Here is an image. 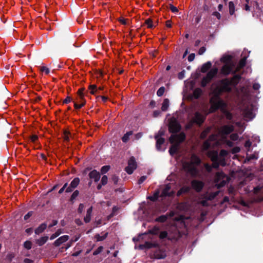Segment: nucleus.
<instances>
[{
    "label": "nucleus",
    "instance_id": "f3484780",
    "mask_svg": "<svg viewBox=\"0 0 263 263\" xmlns=\"http://www.w3.org/2000/svg\"><path fill=\"white\" fill-rule=\"evenodd\" d=\"M90 179H93L94 181L97 182L100 179V174L96 170L91 171L88 175Z\"/></svg>",
    "mask_w": 263,
    "mask_h": 263
},
{
    "label": "nucleus",
    "instance_id": "c9c22d12",
    "mask_svg": "<svg viewBox=\"0 0 263 263\" xmlns=\"http://www.w3.org/2000/svg\"><path fill=\"white\" fill-rule=\"evenodd\" d=\"M23 246L25 249L30 250L32 247V242L30 241L26 240L24 242Z\"/></svg>",
    "mask_w": 263,
    "mask_h": 263
},
{
    "label": "nucleus",
    "instance_id": "8fccbe9b",
    "mask_svg": "<svg viewBox=\"0 0 263 263\" xmlns=\"http://www.w3.org/2000/svg\"><path fill=\"white\" fill-rule=\"evenodd\" d=\"M103 247L102 246L99 247L97 248V249H96L93 252V255L95 256L97 255L98 254H100L103 251Z\"/></svg>",
    "mask_w": 263,
    "mask_h": 263
},
{
    "label": "nucleus",
    "instance_id": "603ef678",
    "mask_svg": "<svg viewBox=\"0 0 263 263\" xmlns=\"http://www.w3.org/2000/svg\"><path fill=\"white\" fill-rule=\"evenodd\" d=\"M159 232V229L158 228L155 227L153 230L151 231L149 230V234L157 235L158 234Z\"/></svg>",
    "mask_w": 263,
    "mask_h": 263
},
{
    "label": "nucleus",
    "instance_id": "5701e85b",
    "mask_svg": "<svg viewBox=\"0 0 263 263\" xmlns=\"http://www.w3.org/2000/svg\"><path fill=\"white\" fill-rule=\"evenodd\" d=\"M179 149V145L177 144L174 143L169 149V153L171 155L173 156L178 152Z\"/></svg>",
    "mask_w": 263,
    "mask_h": 263
},
{
    "label": "nucleus",
    "instance_id": "7c9ffc66",
    "mask_svg": "<svg viewBox=\"0 0 263 263\" xmlns=\"http://www.w3.org/2000/svg\"><path fill=\"white\" fill-rule=\"evenodd\" d=\"M108 234V233L107 232L105 233L102 236H100L99 234H97L95 236V238L96 239L97 241H103L106 238Z\"/></svg>",
    "mask_w": 263,
    "mask_h": 263
},
{
    "label": "nucleus",
    "instance_id": "1a4fd4ad",
    "mask_svg": "<svg viewBox=\"0 0 263 263\" xmlns=\"http://www.w3.org/2000/svg\"><path fill=\"white\" fill-rule=\"evenodd\" d=\"M168 129L170 133L175 134L180 131L181 126L175 119H172L169 123Z\"/></svg>",
    "mask_w": 263,
    "mask_h": 263
},
{
    "label": "nucleus",
    "instance_id": "a19ab883",
    "mask_svg": "<svg viewBox=\"0 0 263 263\" xmlns=\"http://www.w3.org/2000/svg\"><path fill=\"white\" fill-rule=\"evenodd\" d=\"M85 103H86L85 101H84L82 103H81L79 104L74 102V107L77 109H80L85 105Z\"/></svg>",
    "mask_w": 263,
    "mask_h": 263
},
{
    "label": "nucleus",
    "instance_id": "4d7b16f0",
    "mask_svg": "<svg viewBox=\"0 0 263 263\" xmlns=\"http://www.w3.org/2000/svg\"><path fill=\"white\" fill-rule=\"evenodd\" d=\"M212 168H218L220 165L218 162V160L212 161Z\"/></svg>",
    "mask_w": 263,
    "mask_h": 263
},
{
    "label": "nucleus",
    "instance_id": "393cba45",
    "mask_svg": "<svg viewBox=\"0 0 263 263\" xmlns=\"http://www.w3.org/2000/svg\"><path fill=\"white\" fill-rule=\"evenodd\" d=\"M190 162L193 165H199L201 163V160L195 154H193L191 157Z\"/></svg>",
    "mask_w": 263,
    "mask_h": 263
},
{
    "label": "nucleus",
    "instance_id": "9b49d317",
    "mask_svg": "<svg viewBox=\"0 0 263 263\" xmlns=\"http://www.w3.org/2000/svg\"><path fill=\"white\" fill-rule=\"evenodd\" d=\"M249 54L250 51L244 49L240 55V59L237 66H245L247 64V59L249 57Z\"/></svg>",
    "mask_w": 263,
    "mask_h": 263
},
{
    "label": "nucleus",
    "instance_id": "49530a36",
    "mask_svg": "<svg viewBox=\"0 0 263 263\" xmlns=\"http://www.w3.org/2000/svg\"><path fill=\"white\" fill-rule=\"evenodd\" d=\"M64 136L63 138L65 141H68L69 140V135L70 134V133L67 130H65L64 132Z\"/></svg>",
    "mask_w": 263,
    "mask_h": 263
},
{
    "label": "nucleus",
    "instance_id": "4be33fe9",
    "mask_svg": "<svg viewBox=\"0 0 263 263\" xmlns=\"http://www.w3.org/2000/svg\"><path fill=\"white\" fill-rule=\"evenodd\" d=\"M92 212V207H90L87 210L86 215L84 217V220L85 223H88L91 220V216Z\"/></svg>",
    "mask_w": 263,
    "mask_h": 263
},
{
    "label": "nucleus",
    "instance_id": "6e6552de",
    "mask_svg": "<svg viewBox=\"0 0 263 263\" xmlns=\"http://www.w3.org/2000/svg\"><path fill=\"white\" fill-rule=\"evenodd\" d=\"M137 168V163L134 157H131L128 161V166L125 167V171L127 174H132Z\"/></svg>",
    "mask_w": 263,
    "mask_h": 263
},
{
    "label": "nucleus",
    "instance_id": "13d9d810",
    "mask_svg": "<svg viewBox=\"0 0 263 263\" xmlns=\"http://www.w3.org/2000/svg\"><path fill=\"white\" fill-rule=\"evenodd\" d=\"M204 166V167L207 172L210 173L212 171V165H209L208 163H205Z\"/></svg>",
    "mask_w": 263,
    "mask_h": 263
},
{
    "label": "nucleus",
    "instance_id": "58836bf2",
    "mask_svg": "<svg viewBox=\"0 0 263 263\" xmlns=\"http://www.w3.org/2000/svg\"><path fill=\"white\" fill-rule=\"evenodd\" d=\"M79 194V192L78 190L74 191L70 197V201L72 202L78 196Z\"/></svg>",
    "mask_w": 263,
    "mask_h": 263
},
{
    "label": "nucleus",
    "instance_id": "4c0bfd02",
    "mask_svg": "<svg viewBox=\"0 0 263 263\" xmlns=\"http://www.w3.org/2000/svg\"><path fill=\"white\" fill-rule=\"evenodd\" d=\"M110 166L109 165H104L101 168V173L104 174L106 173L110 169Z\"/></svg>",
    "mask_w": 263,
    "mask_h": 263
},
{
    "label": "nucleus",
    "instance_id": "338daca9",
    "mask_svg": "<svg viewBox=\"0 0 263 263\" xmlns=\"http://www.w3.org/2000/svg\"><path fill=\"white\" fill-rule=\"evenodd\" d=\"M206 51V48L205 47H201L198 51V54L202 55Z\"/></svg>",
    "mask_w": 263,
    "mask_h": 263
},
{
    "label": "nucleus",
    "instance_id": "6e6d98bb",
    "mask_svg": "<svg viewBox=\"0 0 263 263\" xmlns=\"http://www.w3.org/2000/svg\"><path fill=\"white\" fill-rule=\"evenodd\" d=\"M167 236V233L166 231H162L159 234V238L160 239L165 238Z\"/></svg>",
    "mask_w": 263,
    "mask_h": 263
},
{
    "label": "nucleus",
    "instance_id": "c756f323",
    "mask_svg": "<svg viewBox=\"0 0 263 263\" xmlns=\"http://www.w3.org/2000/svg\"><path fill=\"white\" fill-rule=\"evenodd\" d=\"M133 131L127 132L122 138V140L124 143H126L129 139V136L133 134Z\"/></svg>",
    "mask_w": 263,
    "mask_h": 263
},
{
    "label": "nucleus",
    "instance_id": "09e8293b",
    "mask_svg": "<svg viewBox=\"0 0 263 263\" xmlns=\"http://www.w3.org/2000/svg\"><path fill=\"white\" fill-rule=\"evenodd\" d=\"M217 138V136L215 134L211 135L209 136V138L208 139V140L211 142L212 141H216Z\"/></svg>",
    "mask_w": 263,
    "mask_h": 263
},
{
    "label": "nucleus",
    "instance_id": "72a5a7b5",
    "mask_svg": "<svg viewBox=\"0 0 263 263\" xmlns=\"http://www.w3.org/2000/svg\"><path fill=\"white\" fill-rule=\"evenodd\" d=\"M229 13L231 15H233L235 12V6L233 2L229 3Z\"/></svg>",
    "mask_w": 263,
    "mask_h": 263
},
{
    "label": "nucleus",
    "instance_id": "4468645a",
    "mask_svg": "<svg viewBox=\"0 0 263 263\" xmlns=\"http://www.w3.org/2000/svg\"><path fill=\"white\" fill-rule=\"evenodd\" d=\"M219 192L217 191L215 192H206L205 193L202 194L201 196V199H205L208 200V201L212 200L214 199L218 194Z\"/></svg>",
    "mask_w": 263,
    "mask_h": 263
},
{
    "label": "nucleus",
    "instance_id": "423d86ee",
    "mask_svg": "<svg viewBox=\"0 0 263 263\" xmlns=\"http://www.w3.org/2000/svg\"><path fill=\"white\" fill-rule=\"evenodd\" d=\"M185 134L182 132L179 134H174L171 136L170 138V142L171 143L179 144L183 142L185 139Z\"/></svg>",
    "mask_w": 263,
    "mask_h": 263
},
{
    "label": "nucleus",
    "instance_id": "e433bc0d",
    "mask_svg": "<svg viewBox=\"0 0 263 263\" xmlns=\"http://www.w3.org/2000/svg\"><path fill=\"white\" fill-rule=\"evenodd\" d=\"M211 146V143L206 140L202 144V149L203 151L207 150Z\"/></svg>",
    "mask_w": 263,
    "mask_h": 263
},
{
    "label": "nucleus",
    "instance_id": "0eeeda50",
    "mask_svg": "<svg viewBox=\"0 0 263 263\" xmlns=\"http://www.w3.org/2000/svg\"><path fill=\"white\" fill-rule=\"evenodd\" d=\"M205 119V117L203 115L198 112H196L195 114L194 118L189 123V126H192L193 123L200 125L204 122Z\"/></svg>",
    "mask_w": 263,
    "mask_h": 263
},
{
    "label": "nucleus",
    "instance_id": "bf43d9fd",
    "mask_svg": "<svg viewBox=\"0 0 263 263\" xmlns=\"http://www.w3.org/2000/svg\"><path fill=\"white\" fill-rule=\"evenodd\" d=\"M230 138L232 140L236 141L238 139V135L236 133L232 134L230 135Z\"/></svg>",
    "mask_w": 263,
    "mask_h": 263
},
{
    "label": "nucleus",
    "instance_id": "a211bd4d",
    "mask_svg": "<svg viewBox=\"0 0 263 263\" xmlns=\"http://www.w3.org/2000/svg\"><path fill=\"white\" fill-rule=\"evenodd\" d=\"M69 239V236L68 235H63L59 237L54 242V245L55 247H59L63 243L67 241Z\"/></svg>",
    "mask_w": 263,
    "mask_h": 263
},
{
    "label": "nucleus",
    "instance_id": "c03bdc74",
    "mask_svg": "<svg viewBox=\"0 0 263 263\" xmlns=\"http://www.w3.org/2000/svg\"><path fill=\"white\" fill-rule=\"evenodd\" d=\"M85 89L84 88H80L78 90V97H79V98L82 100H83V96H84V94H83V91H84Z\"/></svg>",
    "mask_w": 263,
    "mask_h": 263
},
{
    "label": "nucleus",
    "instance_id": "e2e57ef3",
    "mask_svg": "<svg viewBox=\"0 0 263 263\" xmlns=\"http://www.w3.org/2000/svg\"><path fill=\"white\" fill-rule=\"evenodd\" d=\"M32 214H33V212H32V211H30V212H28L24 217V220H27L28 218H29L32 215Z\"/></svg>",
    "mask_w": 263,
    "mask_h": 263
},
{
    "label": "nucleus",
    "instance_id": "ea45409f",
    "mask_svg": "<svg viewBox=\"0 0 263 263\" xmlns=\"http://www.w3.org/2000/svg\"><path fill=\"white\" fill-rule=\"evenodd\" d=\"M167 219V217L165 215H162L159 217H158L156 220L158 222H165Z\"/></svg>",
    "mask_w": 263,
    "mask_h": 263
},
{
    "label": "nucleus",
    "instance_id": "6ab92c4d",
    "mask_svg": "<svg viewBox=\"0 0 263 263\" xmlns=\"http://www.w3.org/2000/svg\"><path fill=\"white\" fill-rule=\"evenodd\" d=\"M207 156L210 158L212 161L218 160V153L216 151H209L207 153Z\"/></svg>",
    "mask_w": 263,
    "mask_h": 263
},
{
    "label": "nucleus",
    "instance_id": "680f3d73",
    "mask_svg": "<svg viewBox=\"0 0 263 263\" xmlns=\"http://www.w3.org/2000/svg\"><path fill=\"white\" fill-rule=\"evenodd\" d=\"M84 208V204L83 203H80L78 209V212L80 214H81L83 211Z\"/></svg>",
    "mask_w": 263,
    "mask_h": 263
},
{
    "label": "nucleus",
    "instance_id": "3c124183",
    "mask_svg": "<svg viewBox=\"0 0 263 263\" xmlns=\"http://www.w3.org/2000/svg\"><path fill=\"white\" fill-rule=\"evenodd\" d=\"M200 199H201V198ZM208 201V200L205 199H202V200L199 201V203L203 206H208L209 205Z\"/></svg>",
    "mask_w": 263,
    "mask_h": 263
},
{
    "label": "nucleus",
    "instance_id": "052dcab7",
    "mask_svg": "<svg viewBox=\"0 0 263 263\" xmlns=\"http://www.w3.org/2000/svg\"><path fill=\"white\" fill-rule=\"evenodd\" d=\"M228 154V151H227L226 150H224V149H221L219 155L220 157H223L227 156Z\"/></svg>",
    "mask_w": 263,
    "mask_h": 263
},
{
    "label": "nucleus",
    "instance_id": "37998d69",
    "mask_svg": "<svg viewBox=\"0 0 263 263\" xmlns=\"http://www.w3.org/2000/svg\"><path fill=\"white\" fill-rule=\"evenodd\" d=\"M119 179V177L116 175H112L111 176V180L115 184H117Z\"/></svg>",
    "mask_w": 263,
    "mask_h": 263
},
{
    "label": "nucleus",
    "instance_id": "ddd939ff",
    "mask_svg": "<svg viewBox=\"0 0 263 263\" xmlns=\"http://www.w3.org/2000/svg\"><path fill=\"white\" fill-rule=\"evenodd\" d=\"M80 183V179L78 177L74 178L71 182L70 185L66 189V193H70L76 188Z\"/></svg>",
    "mask_w": 263,
    "mask_h": 263
},
{
    "label": "nucleus",
    "instance_id": "473e14b6",
    "mask_svg": "<svg viewBox=\"0 0 263 263\" xmlns=\"http://www.w3.org/2000/svg\"><path fill=\"white\" fill-rule=\"evenodd\" d=\"M135 248L139 250H143L148 248V240H145L143 244H140L138 246L136 245Z\"/></svg>",
    "mask_w": 263,
    "mask_h": 263
},
{
    "label": "nucleus",
    "instance_id": "b1692460",
    "mask_svg": "<svg viewBox=\"0 0 263 263\" xmlns=\"http://www.w3.org/2000/svg\"><path fill=\"white\" fill-rule=\"evenodd\" d=\"M191 188L190 186H184L182 187L177 193V196H180L182 194H186L188 193Z\"/></svg>",
    "mask_w": 263,
    "mask_h": 263
},
{
    "label": "nucleus",
    "instance_id": "79ce46f5",
    "mask_svg": "<svg viewBox=\"0 0 263 263\" xmlns=\"http://www.w3.org/2000/svg\"><path fill=\"white\" fill-rule=\"evenodd\" d=\"M39 70L41 72H45L46 74L50 72V70L47 67H40Z\"/></svg>",
    "mask_w": 263,
    "mask_h": 263
},
{
    "label": "nucleus",
    "instance_id": "c85d7f7f",
    "mask_svg": "<svg viewBox=\"0 0 263 263\" xmlns=\"http://www.w3.org/2000/svg\"><path fill=\"white\" fill-rule=\"evenodd\" d=\"M169 106V100L168 99H165L161 106V110L163 111H166Z\"/></svg>",
    "mask_w": 263,
    "mask_h": 263
},
{
    "label": "nucleus",
    "instance_id": "f704fd0d",
    "mask_svg": "<svg viewBox=\"0 0 263 263\" xmlns=\"http://www.w3.org/2000/svg\"><path fill=\"white\" fill-rule=\"evenodd\" d=\"M210 130V128L208 127L204 129L200 134V138L201 139H204L207 136L208 134L209 133Z\"/></svg>",
    "mask_w": 263,
    "mask_h": 263
},
{
    "label": "nucleus",
    "instance_id": "5fc2aeb1",
    "mask_svg": "<svg viewBox=\"0 0 263 263\" xmlns=\"http://www.w3.org/2000/svg\"><path fill=\"white\" fill-rule=\"evenodd\" d=\"M95 73L97 74V75H99V76L100 77L103 78L105 72L101 70L96 69L95 70Z\"/></svg>",
    "mask_w": 263,
    "mask_h": 263
},
{
    "label": "nucleus",
    "instance_id": "2eb2a0df",
    "mask_svg": "<svg viewBox=\"0 0 263 263\" xmlns=\"http://www.w3.org/2000/svg\"><path fill=\"white\" fill-rule=\"evenodd\" d=\"M148 235V230H146L144 233H141L138 235L137 237H135L133 238V241L136 243L137 242H142L147 240L146 237Z\"/></svg>",
    "mask_w": 263,
    "mask_h": 263
},
{
    "label": "nucleus",
    "instance_id": "864d4df0",
    "mask_svg": "<svg viewBox=\"0 0 263 263\" xmlns=\"http://www.w3.org/2000/svg\"><path fill=\"white\" fill-rule=\"evenodd\" d=\"M143 213L144 214V216L147 217L148 216V212L146 211V209H143L141 207L139 209V214H141Z\"/></svg>",
    "mask_w": 263,
    "mask_h": 263
},
{
    "label": "nucleus",
    "instance_id": "aec40b11",
    "mask_svg": "<svg viewBox=\"0 0 263 263\" xmlns=\"http://www.w3.org/2000/svg\"><path fill=\"white\" fill-rule=\"evenodd\" d=\"M47 228V224L43 223L40 224L37 228L35 229L34 232L35 234L39 235L42 233Z\"/></svg>",
    "mask_w": 263,
    "mask_h": 263
},
{
    "label": "nucleus",
    "instance_id": "774afa93",
    "mask_svg": "<svg viewBox=\"0 0 263 263\" xmlns=\"http://www.w3.org/2000/svg\"><path fill=\"white\" fill-rule=\"evenodd\" d=\"M195 57V54L191 53L189 55V57L187 58V60L189 62H192L194 60Z\"/></svg>",
    "mask_w": 263,
    "mask_h": 263
},
{
    "label": "nucleus",
    "instance_id": "de8ad7c7",
    "mask_svg": "<svg viewBox=\"0 0 263 263\" xmlns=\"http://www.w3.org/2000/svg\"><path fill=\"white\" fill-rule=\"evenodd\" d=\"M165 91V88L164 87H161L157 91V94L158 96H162Z\"/></svg>",
    "mask_w": 263,
    "mask_h": 263
},
{
    "label": "nucleus",
    "instance_id": "39448f33",
    "mask_svg": "<svg viewBox=\"0 0 263 263\" xmlns=\"http://www.w3.org/2000/svg\"><path fill=\"white\" fill-rule=\"evenodd\" d=\"M184 170L191 176H196L198 171L197 168L190 162H185L183 164Z\"/></svg>",
    "mask_w": 263,
    "mask_h": 263
},
{
    "label": "nucleus",
    "instance_id": "9d476101",
    "mask_svg": "<svg viewBox=\"0 0 263 263\" xmlns=\"http://www.w3.org/2000/svg\"><path fill=\"white\" fill-rule=\"evenodd\" d=\"M191 185L193 189L197 192H200L202 190L204 184L201 181L193 180L191 181Z\"/></svg>",
    "mask_w": 263,
    "mask_h": 263
},
{
    "label": "nucleus",
    "instance_id": "412c9836",
    "mask_svg": "<svg viewBox=\"0 0 263 263\" xmlns=\"http://www.w3.org/2000/svg\"><path fill=\"white\" fill-rule=\"evenodd\" d=\"M244 117L251 120L253 118L254 115L252 111L248 108L245 109L243 112Z\"/></svg>",
    "mask_w": 263,
    "mask_h": 263
},
{
    "label": "nucleus",
    "instance_id": "f257e3e1",
    "mask_svg": "<svg viewBox=\"0 0 263 263\" xmlns=\"http://www.w3.org/2000/svg\"><path fill=\"white\" fill-rule=\"evenodd\" d=\"M232 83V80L228 79H223L219 82L218 86L212 90V96L210 100L211 104L210 112H215L219 108L224 107L225 104L219 97L223 92H228L231 90Z\"/></svg>",
    "mask_w": 263,
    "mask_h": 263
},
{
    "label": "nucleus",
    "instance_id": "cd10ccee",
    "mask_svg": "<svg viewBox=\"0 0 263 263\" xmlns=\"http://www.w3.org/2000/svg\"><path fill=\"white\" fill-rule=\"evenodd\" d=\"M156 139L157 140L156 146L157 148L160 150L161 149V146L163 144L165 141L164 138L156 136Z\"/></svg>",
    "mask_w": 263,
    "mask_h": 263
},
{
    "label": "nucleus",
    "instance_id": "a18cd8bd",
    "mask_svg": "<svg viewBox=\"0 0 263 263\" xmlns=\"http://www.w3.org/2000/svg\"><path fill=\"white\" fill-rule=\"evenodd\" d=\"M107 181H108V178H107V176L103 175V177H102V179L101 180V183L102 185H105L107 183Z\"/></svg>",
    "mask_w": 263,
    "mask_h": 263
},
{
    "label": "nucleus",
    "instance_id": "20e7f679",
    "mask_svg": "<svg viewBox=\"0 0 263 263\" xmlns=\"http://www.w3.org/2000/svg\"><path fill=\"white\" fill-rule=\"evenodd\" d=\"M217 71L218 70L217 68H213L209 71L206 74V76L202 79L201 83V86L203 87H205L216 75Z\"/></svg>",
    "mask_w": 263,
    "mask_h": 263
},
{
    "label": "nucleus",
    "instance_id": "7ed1b4c3",
    "mask_svg": "<svg viewBox=\"0 0 263 263\" xmlns=\"http://www.w3.org/2000/svg\"><path fill=\"white\" fill-rule=\"evenodd\" d=\"M215 181L218 189L224 186L228 182L227 177L222 172H217L216 174Z\"/></svg>",
    "mask_w": 263,
    "mask_h": 263
},
{
    "label": "nucleus",
    "instance_id": "0e129e2a",
    "mask_svg": "<svg viewBox=\"0 0 263 263\" xmlns=\"http://www.w3.org/2000/svg\"><path fill=\"white\" fill-rule=\"evenodd\" d=\"M147 177L146 176H143L140 178L138 180V183L139 184H142L146 179Z\"/></svg>",
    "mask_w": 263,
    "mask_h": 263
},
{
    "label": "nucleus",
    "instance_id": "bb28decb",
    "mask_svg": "<svg viewBox=\"0 0 263 263\" xmlns=\"http://www.w3.org/2000/svg\"><path fill=\"white\" fill-rule=\"evenodd\" d=\"M48 239V237L43 236L41 237L40 238L36 240V243L39 246H42L43 245H44L47 241Z\"/></svg>",
    "mask_w": 263,
    "mask_h": 263
},
{
    "label": "nucleus",
    "instance_id": "dca6fc26",
    "mask_svg": "<svg viewBox=\"0 0 263 263\" xmlns=\"http://www.w3.org/2000/svg\"><path fill=\"white\" fill-rule=\"evenodd\" d=\"M171 190V185L170 184H166L164 187V189L163 190L162 193L161 194V197H166V196H172L173 194H174V192H170V190Z\"/></svg>",
    "mask_w": 263,
    "mask_h": 263
},
{
    "label": "nucleus",
    "instance_id": "69168bd1",
    "mask_svg": "<svg viewBox=\"0 0 263 263\" xmlns=\"http://www.w3.org/2000/svg\"><path fill=\"white\" fill-rule=\"evenodd\" d=\"M218 162L219 163V165L223 166H225L226 164L224 158H220L218 161Z\"/></svg>",
    "mask_w": 263,
    "mask_h": 263
},
{
    "label": "nucleus",
    "instance_id": "f8f14e48",
    "mask_svg": "<svg viewBox=\"0 0 263 263\" xmlns=\"http://www.w3.org/2000/svg\"><path fill=\"white\" fill-rule=\"evenodd\" d=\"M234 126L233 125H223L219 129V133L221 135H227L234 130Z\"/></svg>",
    "mask_w": 263,
    "mask_h": 263
},
{
    "label": "nucleus",
    "instance_id": "2f4dec72",
    "mask_svg": "<svg viewBox=\"0 0 263 263\" xmlns=\"http://www.w3.org/2000/svg\"><path fill=\"white\" fill-rule=\"evenodd\" d=\"M89 89L90 90V93L92 95L95 94L96 92H97L98 90H102V87H99L98 89H97V87L96 85H90L89 86Z\"/></svg>",
    "mask_w": 263,
    "mask_h": 263
},
{
    "label": "nucleus",
    "instance_id": "f03ea898",
    "mask_svg": "<svg viewBox=\"0 0 263 263\" xmlns=\"http://www.w3.org/2000/svg\"><path fill=\"white\" fill-rule=\"evenodd\" d=\"M239 57V51H228L222 55L220 62L223 66H235L238 61Z\"/></svg>",
    "mask_w": 263,
    "mask_h": 263
},
{
    "label": "nucleus",
    "instance_id": "a878e982",
    "mask_svg": "<svg viewBox=\"0 0 263 263\" xmlns=\"http://www.w3.org/2000/svg\"><path fill=\"white\" fill-rule=\"evenodd\" d=\"M202 93V90H201V89L200 88H197L194 90L192 94V97L194 99H197L199 98V97L201 95Z\"/></svg>",
    "mask_w": 263,
    "mask_h": 263
}]
</instances>
